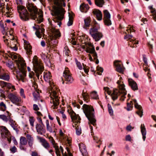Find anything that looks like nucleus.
<instances>
[{"instance_id": "1", "label": "nucleus", "mask_w": 156, "mask_h": 156, "mask_svg": "<svg viewBox=\"0 0 156 156\" xmlns=\"http://www.w3.org/2000/svg\"><path fill=\"white\" fill-rule=\"evenodd\" d=\"M27 6L30 14L24 7L21 6L20 7L21 12H19V15L22 20L25 21L28 20L29 17H30L32 19L35 20L37 23H40L43 22V14L38 12V9L34 4L29 2Z\"/></svg>"}, {"instance_id": "2", "label": "nucleus", "mask_w": 156, "mask_h": 156, "mask_svg": "<svg viewBox=\"0 0 156 156\" xmlns=\"http://www.w3.org/2000/svg\"><path fill=\"white\" fill-rule=\"evenodd\" d=\"M117 83L118 84L119 90L113 89L112 90H111L108 87H104L103 90L105 98L107 97V94L110 95L112 98H118V97H120V98H126L125 96L126 94V91L125 88V85L123 82L121 83V81L119 80Z\"/></svg>"}, {"instance_id": "3", "label": "nucleus", "mask_w": 156, "mask_h": 156, "mask_svg": "<svg viewBox=\"0 0 156 156\" xmlns=\"http://www.w3.org/2000/svg\"><path fill=\"white\" fill-rule=\"evenodd\" d=\"M15 62L18 69L16 67L13 66V67L14 70L17 74L16 78L19 80L24 82L25 77L26 76V64L25 61L23 60H16Z\"/></svg>"}, {"instance_id": "4", "label": "nucleus", "mask_w": 156, "mask_h": 156, "mask_svg": "<svg viewBox=\"0 0 156 156\" xmlns=\"http://www.w3.org/2000/svg\"><path fill=\"white\" fill-rule=\"evenodd\" d=\"M83 110L86 116L89 121V124L90 125L91 124L95 126L96 120L94 118V108L91 106L84 104L83 106ZM90 127L92 129V127L90 125Z\"/></svg>"}, {"instance_id": "5", "label": "nucleus", "mask_w": 156, "mask_h": 156, "mask_svg": "<svg viewBox=\"0 0 156 156\" xmlns=\"http://www.w3.org/2000/svg\"><path fill=\"white\" fill-rule=\"evenodd\" d=\"M33 62L35 67V75L39 79L40 75L42 74L44 70V67L41 65L39 61L37 58H34ZM35 75L33 71L30 72L29 73V77L30 78H34Z\"/></svg>"}, {"instance_id": "6", "label": "nucleus", "mask_w": 156, "mask_h": 156, "mask_svg": "<svg viewBox=\"0 0 156 156\" xmlns=\"http://www.w3.org/2000/svg\"><path fill=\"white\" fill-rule=\"evenodd\" d=\"M100 29L99 25L95 20L94 25L90 30V33L95 41H99L103 37L102 33L99 32L98 30Z\"/></svg>"}, {"instance_id": "7", "label": "nucleus", "mask_w": 156, "mask_h": 156, "mask_svg": "<svg viewBox=\"0 0 156 156\" xmlns=\"http://www.w3.org/2000/svg\"><path fill=\"white\" fill-rule=\"evenodd\" d=\"M65 12V9L61 7L56 9L54 12V15L56 17L55 20H54V21L55 22L58 23V25L59 26L62 24L61 21L64 18L63 16Z\"/></svg>"}, {"instance_id": "8", "label": "nucleus", "mask_w": 156, "mask_h": 156, "mask_svg": "<svg viewBox=\"0 0 156 156\" xmlns=\"http://www.w3.org/2000/svg\"><path fill=\"white\" fill-rule=\"evenodd\" d=\"M0 130L1 137L3 139H7L9 143H10L12 140V136L8 129L5 126H0Z\"/></svg>"}, {"instance_id": "9", "label": "nucleus", "mask_w": 156, "mask_h": 156, "mask_svg": "<svg viewBox=\"0 0 156 156\" xmlns=\"http://www.w3.org/2000/svg\"><path fill=\"white\" fill-rule=\"evenodd\" d=\"M37 120L38 121L39 123H37L35 126L37 132L38 134L43 135L46 132L45 126L41 118H37Z\"/></svg>"}, {"instance_id": "10", "label": "nucleus", "mask_w": 156, "mask_h": 156, "mask_svg": "<svg viewBox=\"0 0 156 156\" xmlns=\"http://www.w3.org/2000/svg\"><path fill=\"white\" fill-rule=\"evenodd\" d=\"M127 104H130L133 105V102H134L135 107L138 109V111H136V113L139 115L140 117H141L143 115L142 108V107L139 105L136 102V100L135 99H133L132 98H129L127 100Z\"/></svg>"}, {"instance_id": "11", "label": "nucleus", "mask_w": 156, "mask_h": 156, "mask_svg": "<svg viewBox=\"0 0 156 156\" xmlns=\"http://www.w3.org/2000/svg\"><path fill=\"white\" fill-rule=\"evenodd\" d=\"M91 48L87 47L85 50V51L88 53H89L92 54V56L94 58V59L96 61L95 63L96 64H98L99 62L98 59V55L96 52L94 47L93 45H92Z\"/></svg>"}, {"instance_id": "12", "label": "nucleus", "mask_w": 156, "mask_h": 156, "mask_svg": "<svg viewBox=\"0 0 156 156\" xmlns=\"http://www.w3.org/2000/svg\"><path fill=\"white\" fill-rule=\"evenodd\" d=\"M110 17V14L108 11L107 10H104L103 20L105 25L109 26L112 24Z\"/></svg>"}, {"instance_id": "13", "label": "nucleus", "mask_w": 156, "mask_h": 156, "mask_svg": "<svg viewBox=\"0 0 156 156\" xmlns=\"http://www.w3.org/2000/svg\"><path fill=\"white\" fill-rule=\"evenodd\" d=\"M63 76L66 81V83H71L73 81V79L71 76L69 71L68 70L66 69L64 71Z\"/></svg>"}, {"instance_id": "14", "label": "nucleus", "mask_w": 156, "mask_h": 156, "mask_svg": "<svg viewBox=\"0 0 156 156\" xmlns=\"http://www.w3.org/2000/svg\"><path fill=\"white\" fill-rule=\"evenodd\" d=\"M92 13L98 20H101L102 19V14L101 11L99 10L94 9L93 10Z\"/></svg>"}, {"instance_id": "15", "label": "nucleus", "mask_w": 156, "mask_h": 156, "mask_svg": "<svg viewBox=\"0 0 156 156\" xmlns=\"http://www.w3.org/2000/svg\"><path fill=\"white\" fill-rule=\"evenodd\" d=\"M120 61L115 60L114 62V65L115 66L116 70L120 73L123 72L125 68L123 67V65H121L119 63L120 62Z\"/></svg>"}, {"instance_id": "16", "label": "nucleus", "mask_w": 156, "mask_h": 156, "mask_svg": "<svg viewBox=\"0 0 156 156\" xmlns=\"http://www.w3.org/2000/svg\"><path fill=\"white\" fill-rule=\"evenodd\" d=\"M46 127L47 131L50 133H52L55 131V124L52 123L51 124H49L48 120H46L45 121Z\"/></svg>"}, {"instance_id": "17", "label": "nucleus", "mask_w": 156, "mask_h": 156, "mask_svg": "<svg viewBox=\"0 0 156 156\" xmlns=\"http://www.w3.org/2000/svg\"><path fill=\"white\" fill-rule=\"evenodd\" d=\"M74 116L72 117L71 118L73 121V127L74 126H76V125L79 124L80 120V118L79 116L78 115H77L75 114Z\"/></svg>"}, {"instance_id": "18", "label": "nucleus", "mask_w": 156, "mask_h": 156, "mask_svg": "<svg viewBox=\"0 0 156 156\" xmlns=\"http://www.w3.org/2000/svg\"><path fill=\"white\" fill-rule=\"evenodd\" d=\"M80 151L83 156H88L85 145L83 143L79 144Z\"/></svg>"}, {"instance_id": "19", "label": "nucleus", "mask_w": 156, "mask_h": 156, "mask_svg": "<svg viewBox=\"0 0 156 156\" xmlns=\"http://www.w3.org/2000/svg\"><path fill=\"white\" fill-rule=\"evenodd\" d=\"M38 138L43 147L48 150L50 147V145L44 139L41 137H39Z\"/></svg>"}, {"instance_id": "20", "label": "nucleus", "mask_w": 156, "mask_h": 156, "mask_svg": "<svg viewBox=\"0 0 156 156\" xmlns=\"http://www.w3.org/2000/svg\"><path fill=\"white\" fill-rule=\"evenodd\" d=\"M128 82L133 90H135L138 89L137 84L135 81L131 79H129Z\"/></svg>"}, {"instance_id": "21", "label": "nucleus", "mask_w": 156, "mask_h": 156, "mask_svg": "<svg viewBox=\"0 0 156 156\" xmlns=\"http://www.w3.org/2000/svg\"><path fill=\"white\" fill-rule=\"evenodd\" d=\"M89 8L88 4L82 3L80 6V9L81 11L83 12L86 13L87 12Z\"/></svg>"}, {"instance_id": "22", "label": "nucleus", "mask_w": 156, "mask_h": 156, "mask_svg": "<svg viewBox=\"0 0 156 156\" xmlns=\"http://www.w3.org/2000/svg\"><path fill=\"white\" fill-rule=\"evenodd\" d=\"M25 135H26V137L27 138L28 144L29 146L32 147L34 142V138L31 135L29 134H27L26 133H24Z\"/></svg>"}, {"instance_id": "23", "label": "nucleus", "mask_w": 156, "mask_h": 156, "mask_svg": "<svg viewBox=\"0 0 156 156\" xmlns=\"http://www.w3.org/2000/svg\"><path fill=\"white\" fill-rule=\"evenodd\" d=\"M83 98H87V96L88 97H90L91 98H98V96L97 94V92L96 91H93L91 92L89 94H87L86 95L84 94H82Z\"/></svg>"}, {"instance_id": "24", "label": "nucleus", "mask_w": 156, "mask_h": 156, "mask_svg": "<svg viewBox=\"0 0 156 156\" xmlns=\"http://www.w3.org/2000/svg\"><path fill=\"white\" fill-rule=\"evenodd\" d=\"M0 79L9 81L10 79V77L7 73H2L0 75Z\"/></svg>"}, {"instance_id": "25", "label": "nucleus", "mask_w": 156, "mask_h": 156, "mask_svg": "<svg viewBox=\"0 0 156 156\" xmlns=\"http://www.w3.org/2000/svg\"><path fill=\"white\" fill-rule=\"evenodd\" d=\"M8 52L9 53V54H5L3 55V56L5 57L6 58H7L8 56H9L12 59L14 58L16 59L17 58V56L14 55L15 53L14 52H11L10 51H8Z\"/></svg>"}, {"instance_id": "26", "label": "nucleus", "mask_w": 156, "mask_h": 156, "mask_svg": "<svg viewBox=\"0 0 156 156\" xmlns=\"http://www.w3.org/2000/svg\"><path fill=\"white\" fill-rule=\"evenodd\" d=\"M141 131L143 136V139L144 141L146 138V131L144 124H142L140 126Z\"/></svg>"}, {"instance_id": "27", "label": "nucleus", "mask_w": 156, "mask_h": 156, "mask_svg": "<svg viewBox=\"0 0 156 156\" xmlns=\"http://www.w3.org/2000/svg\"><path fill=\"white\" fill-rule=\"evenodd\" d=\"M13 104L20 105L21 103V100L20 98H9Z\"/></svg>"}, {"instance_id": "28", "label": "nucleus", "mask_w": 156, "mask_h": 156, "mask_svg": "<svg viewBox=\"0 0 156 156\" xmlns=\"http://www.w3.org/2000/svg\"><path fill=\"white\" fill-rule=\"evenodd\" d=\"M32 46L29 43H27L25 46V48L26 50L27 53L29 55H30L32 53Z\"/></svg>"}, {"instance_id": "29", "label": "nucleus", "mask_w": 156, "mask_h": 156, "mask_svg": "<svg viewBox=\"0 0 156 156\" xmlns=\"http://www.w3.org/2000/svg\"><path fill=\"white\" fill-rule=\"evenodd\" d=\"M51 102H52L53 105V108H57L56 107L58 106L59 104V99L58 98H52L51 100Z\"/></svg>"}, {"instance_id": "30", "label": "nucleus", "mask_w": 156, "mask_h": 156, "mask_svg": "<svg viewBox=\"0 0 156 156\" xmlns=\"http://www.w3.org/2000/svg\"><path fill=\"white\" fill-rule=\"evenodd\" d=\"M52 32L56 38H58L61 36V34L59 31L55 29H54L52 31Z\"/></svg>"}, {"instance_id": "31", "label": "nucleus", "mask_w": 156, "mask_h": 156, "mask_svg": "<svg viewBox=\"0 0 156 156\" xmlns=\"http://www.w3.org/2000/svg\"><path fill=\"white\" fill-rule=\"evenodd\" d=\"M95 4L97 6L102 7L104 4V0H94Z\"/></svg>"}, {"instance_id": "32", "label": "nucleus", "mask_w": 156, "mask_h": 156, "mask_svg": "<svg viewBox=\"0 0 156 156\" xmlns=\"http://www.w3.org/2000/svg\"><path fill=\"white\" fill-rule=\"evenodd\" d=\"M148 8L150 9L151 10V12L153 14V19L155 21H156V12L155 9L153 8L152 6H149Z\"/></svg>"}, {"instance_id": "33", "label": "nucleus", "mask_w": 156, "mask_h": 156, "mask_svg": "<svg viewBox=\"0 0 156 156\" xmlns=\"http://www.w3.org/2000/svg\"><path fill=\"white\" fill-rule=\"evenodd\" d=\"M9 123L12 127L15 129L17 126V124L15 121L11 119H9Z\"/></svg>"}, {"instance_id": "34", "label": "nucleus", "mask_w": 156, "mask_h": 156, "mask_svg": "<svg viewBox=\"0 0 156 156\" xmlns=\"http://www.w3.org/2000/svg\"><path fill=\"white\" fill-rule=\"evenodd\" d=\"M84 26L86 28H88L90 27V19L89 18L87 17L84 19Z\"/></svg>"}, {"instance_id": "35", "label": "nucleus", "mask_w": 156, "mask_h": 156, "mask_svg": "<svg viewBox=\"0 0 156 156\" xmlns=\"http://www.w3.org/2000/svg\"><path fill=\"white\" fill-rule=\"evenodd\" d=\"M27 143V140L26 138L23 136H21L20 139V144L24 145H26Z\"/></svg>"}, {"instance_id": "36", "label": "nucleus", "mask_w": 156, "mask_h": 156, "mask_svg": "<svg viewBox=\"0 0 156 156\" xmlns=\"http://www.w3.org/2000/svg\"><path fill=\"white\" fill-rule=\"evenodd\" d=\"M79 124L76 125V126H74L76 129V133L78 135H80L81 133V130Z\"/></svg>"}, {"instance_id": "37", "label": "nucleus", "mask_w": 156, "mask_h": 156, "mask_svg": "<svg viewBox=\"0 0 156 156\" xmlns=\"http://www.w3.org/2000/svg\"><path fill=\"white\" fill-rule=\"evenodd\" d=\"M73 17L70 14H69V20L67 23V25L70 26L73 24Z\"/></svg>"}, {"instance_id": "38", "label": "nucleus", "mask_w": 156, "mask_h": 156, "mask_svg": "<svg viewBox=\"0 0 156 156\" xmlns=\"http://www.w3.org/2000/svg\"><path fill=\"white\" fill-rule=\"evenodd\" d=\"M17 43L16 41H14V44H13V45H14L13 46H12V44H10V47L14 51H16L18 49V48L17 47Z\"/></svg>"}, {"instance_id": "39", "label": "nucleus", "mask_w": 156, "mask_h": 156, "mask_svg": "<svg viewBox=\"0 0 156 156\" xmlns=\"http://www.w3.org/2000/svg\"><path fill=\"white\" fill-rule=\"evenodd\" d=\"M43 76L44 79L46 78L47 79H50L51 77V74L49 72L47 73H45L44 72L43 73Z\"/></svg>"}, {"instance_id": "40", "label": "nucleus", "mask_w": 156, "mask_h": 156, "mask_svg": "<svg viewBox=\"0 0 156 156\" xmlns=\"http://www.w3.org/2000/svg\"><path fill=\"white\" fill-rule=\"evenodd\" d=\"M35 119L33 117H30L29 121L30 122V124L32 127H34V123L35 122Z\"/></svg>"}, {"instance_id": "41", "label": "nucleus", "mask_w": 156, "mask_h": 156, "mask_svg": "<svg viewBox=\"0 0 156 156\" xmlns=\"http://www.w3.org/2000/svg\"><path fill=\"white\" fill-rule=\"evenodd\" d=\"M75 61L78 69L80 70L82 69L83 68L80 62L78 61L76 58H75Z\"/></svg>"}, {"instance_id": "42", "label": "nucleus", "mask_w": 156, "mask_h": 156, "mask_svg": "<svg viewBox=\"0 0 156 156\" xmlns=\"http://www.w3.org/2000/svg\"><path fill=\"white\" fill-rule=\"evenodd\" d=\"M50 98H52V97L53 98H59L58 96L57 95V92L55 91H53L51 93L50 95ZM59 98H60L59 97Z\"/></svg>"}, {"instance_id": "43", "label": "nucleus", "mask_w": 156, "mask_h": 156, "mask_svg": "<svg viewBox=\"0 0 156 156\" xmlns=\"http://www.w3.org/2000/svg\"><path fill=\"white\" fill-rule=\"evenodd\" d=\"M6 87L8 89H12L14 90H15V87L14 86L12 85L11 83H7Z\"/></svg>"}, {"instance_id": "44", "label": "nucleus", "mask_w": 156, "mask_h": 156, "mask_svg": "<svg viewBox=\"0 0 156 156\" xmlns=\"http://www.w3.org/2000/svg\"><path fill=\"white\" fill-rule=\"evenodd\" d=\"M68 112L69 113V114L70 115V116L71 117H73L76 114L74 112V111L71 108H69L68 110Z\"/></svg>"}, {"instance_id": "45", "label": "nucleus", "mask_w": 156, "mask_h": 156, "mask_svg": "<svg viewBox=\"0 0 156 156\" xmlns=\"http://www.w3.org/2000/svg\"><path fill=\"white\" fill-rule=\"evenodd\" d=\"M108 108L109 114L111 115H112L113 114V112L111 106L109 104H108Z\"/></svg>"}, {"instance_id": "46", "label": "nucleus", "mask_w": 156, "mask_h": 156, "mask_svg": "<svg viewBox=\"0 0 156 156\" xmlns=\"http://www.w3.org/2000/svg\"><path fill=\"white\" fill-rule=\"evenodd\" d=\"M143 59L144 62V63L145 65V66H148V63L147 62V59L146 57V55H143Z\"/></svg>"}, {"instance_id": "47", "label": "nucleus", "mask_w": 156, "mask_h": 156, "mask_svg": "<svg viewBox=\"0 0 156 156\" xmlns=\"http://www.w3.org/2000/svg\"><path fill=\"white\" fill-rule=\"evenodd\" d=\"M144 65H145L143 64V69L145 72L147 71H148V72L147 73V75L148 77H149L150 75H151L149 73L150 69H148L147 66H146V67H144Z\"/></svg>"}, {"instance_id": "48", "label": "nucleus", "mask_w": 156, "mask_h": 156, "mask_svg": "<svg viewBox=\"0 0 156 156\" xmlns=\"http://www.w3.org/2000/svg\"><path fill=\"white\" fill-rule=\"evenodd\" d=\"M10 150L13 153H14L17 151V148L15 146L11 147L10 149Z\"/></svg>"}, {"instance_id": "49", "label": "nucleus", "mask_w": 156, "mask_h": 156, "mask_svg": "<svg viewBox=\"0 0 156 156\" xmlns=\"http://www.w3.org/2000/svg\"><path fill=\"white\" fill-rule=\"evenodd\" d=\"M0 118L5 122H7L8 121L7 117L4 115H0Z\"/></svg>"}, {"instance_id": "50", "label": "nucleus", "mask_w": 156, "mask_h": 156, "mask_svg": "<svg viewBox=\"0 0 156 156\" xmlns=\"http://www.w3.org/2000/svg\"><path fill=\"white\" fill-rule=\"evenodd\" d=\"M7 84V82L2 81H0V86L2 88H4L5 87H6Z\"/></svg>"}, {"instance_id": "51", "label": "nucleus", "mask_w": 156, "mask_h": 156, "mask_svg": "<svg viewBox=\"0 0 156 156\" xmlns=\"http://www.w3.org/2000/svg\"><path fill=\"white\" fill-rule=\"evenodd\" d=\"M11 9V8H9V7H8L7 5L6 6V9L8 11L6 12V14H7V16L8 17H10L9 14H10V13L11 12V10L10 9Z\"/></svg>"}, {"instance_id": "52", "label": "nucleus", "mask_w": 156, "mask_h": 156, "mask_svg": "<svg viewBox=\"0 0 156 156\" xmlns=\"http://www.w3.org/2000/svg\"><path fill=\"white\" fill-rule=\"evenodd\" d=\"M20 96L22 98H25V96L24 94V90L23 89L21 88L20 89Z\"/></svg>"}, {"instance_id": "53", "label": "nucleus", "mask_w": 156, "mask_h": 156, "mask_svg": "<svg viewBox=\"0 0 156 156\" xmlns=\"http://www.w3.org/2000/svg\"><path fill=\"white\" fill-rule=\"evenodd\" d=\"M67 154H63V156H72L71 153L70 152L69 149L67 148Z\"/></svg>"}, {"instance_id": "54", "label": "nucleus", "mask_w": 156, "mask_h": 156, "mask_svg": "<svg viewBox=\"0 0 156 156\" xmlns=\"http://www.w3.org/2000/svg\"><path fill=\"white\" fill-rule=\"evenodd\" d=\"M94 140L97 143H101V141L100 139L98 138L97 136H94Z\"/></svg>"}, {"instance_id": "55", "label": "nucleus", "mask_w": 156, "mask_h": 156, "mask_svg": "<svg viewBox=\"0 0 156 156\" xmlns=\"http://www.w3.org/2000/svg\"><path fill=\"white\" fill-rule=\"evenodd\" d=\"M133 107V105L130 104H127V110L128 111H130L131 110L132 108Z\"/></svg>"}, {"instance_id": "56", "label": "nucleus", "mask_w": 156, "mask_h": 156, "mask_svg": "<svg viewBox=\"0 0 156 156\" xmlns=\"http://www.w3.org/2000/svg\"><path fill=\"white\" fill-rule=\"evenodd\" d=\"M147 45L150 49V52H152L153 48V46L152 44H151L150 43V42H148L147 44Z\"/></svg>"}, {"instance_id": "57", "label": "nucleus", "mask_w": 156, "mask_h": 156, "mask_svg": "<svg viewBox=\"0 0 156 156\" xmlns=\"http://www.w3.org/2000/svg\"><path fill=\"white\" fill-rule=\"evenodd\" d=\"M35 34L39 38H41L42 36V34L40 33L38 31H36L35 32Z\"/></svg>"}, {"instance_id": "58", "label": "nucleus", "mask_w": 156, "mask_h": 156, "mask_svg": "<svg viewBox=\"0 0 156 156\" xmlns=\"http://www.w3.org/2000/svg\"><path fill=\"white\" fill-rule=\"evenodd\" d=\"M32 156H40L38 154L37 151H32L31 153Z\"/></svg>"}, {"instance_id": "59", "label": "nucleus", "mask_w": 156, "mask_h": 156, "mask_svg": "<svg viewBox=\"0 0 156 156\" xmlns=\"http://www.w3.org/2000/svg\"><path fill=\"white\" fill-rule=\"evenodd\" d=\"M35 113L37 114L38 117H37V119L38 118H41V117L42 116V115L40 112L37 111L35 112Z\"/></svg>"}, {"instance_id": "60", "label": "nucleus", "mask_w": 156, "mask_h": 156, "mask_svg": "<svg viewBox=\"0 0 156 156\" xmlns=\"http://www.w3.org/2000/svg\"><path fill=\"white\" fill-rule=\"evenodd\" d=\"M33 109L35 111H38L39 110V108L37 105L36 104H34L33 105Z\"/></svg>"}, {"instance_id": "61", "label": "nucleus", "mask_w": 156, "mask_h": 156, "mask_svg": "<svg viewBox=\"0 0 156 156\" xmlns=\"http://www.w3.org/2000/svg\"><path fill=\"white\" fill-rule=\"evenodd\" d=\"M97 70L99 71L101 73H102L103 71V69L101 67H99L98 66H97Z\"/></svg>"}, {"instance_id": "62", "label": "nucleus", "mask_w": 156, "mask_h": 156, "mask_svg": "<svg viewBox=\"0 0 156 156\" xmlns=\"http://www.w3.org/2000/svg\"><path fill=\"white\" fill-rule=\"evenodd\" d=\"M0 106L2 107H3L4 109L6 108V105L2 102L0 103Z\"/></svg>"}, {"instance_id": "63", "label": "nucleus", "mask_w": 156, "mask_h": 156, "mask_svg": "<svg viewBox=\"0 0 156 156\" xmlns=\"http://www.w3.org/2000/svg\"><path fill=\"white\" fill-rule=\"evenodd\" d=\"M133 129V128H132V126L130 125L127 126L126 128V130L128 131H131L132 130V129Z\"/></svg>"}, {"instance_id": "64", "label": "nucleus", "mask_w": 156, "mask_h": 156, "mask_svg": "<svg viewBox=\"0 0 156 156\" xmlns=\"http://www.w3.org/2000/svg\"><path fill=\"white\" fill-rule=\"evenodd\" d=\"M131 137L129 135H127L126 137V141H130Z\"/></svg>"}]
</instances>
